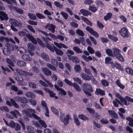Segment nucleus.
Wrapping results in <instances>:
<instances>
[{
    "mask_svg": "<svg viewBox=\"0 0 133 133\" xmlns=\"http://www.w3.org/2000/svg\"><path fill=\"white\" fill-rule=\"evenodd\" d=\"M81 87L84 93L87 96H91V94L89 92H92L93 90L90 85L89 84L84 83L82 85Z\"/></svg>",
    "mask_w": 133,
    "mask_h": 133,
    "instance_id": "obj_1",
    "label": "nucleus"
},
{
    "mask_svg": "<svg viewBox=\"0 0 133 133\" xmlns=\"http://www.w3.org/2000/svg\"><path fill=\"white\" fill-rule=\"evenodd\" d=\"M113 52L114 57H115L121 62H123L124 61V58L121 54V51L119 49L116 48H114Z\"/></svg>",
    "mask_w": 133,
    "mask_h": 133,
    "instance_id": "obj_2",
    "label": "nucleus"
},
{
    "mask_svg": "<svg viewBox=\"0 0 133 133\" xmlns=\"http://www.w3.org/2000/svg\"><path fill=\"white\" fill-rule=\"evenodd\" d=\"M120 34L124 38L128 37L129 36V32L127 28L123 27L119 31Z\"/></svg>",
    "mask_w": 133,
    "mask_h": 133,
    "instance_id": "obj_3",
    "label": "nucleus"
},
{
    "mask_svg": "<svg viewBox=\"0 0 133 133\" xmlns=\"http://www.w3.org/2000/svg\"><path fill=\"white\" fill-rule=\"evenodd\" d=\"M110 63L112 64L111 67L112 68H116L121 71L124 70L123 66L120 63L117 62H116L115 63H114L113 62H112Z\"/></svg>",
    "mask_w": 133,
    "mask_h": 133,
    "instance_id": "obj_4",
    "label": "nucleus"
},
{
    "mask_svg": "<svg viewBox=\"0 0 133 133\" xmlns=\"http://www.w3.org/2000/svg\"><path fill=\"white\" fill-rule=\"evenodd\" d=\"M86 30L92 35L95 36L96 38H98L99 37V35L97 32L95 31L91 28L89 26H87L85 29Z\"/></svg>",
    "mask_w": 133,
    "mask_h": 133,
    "instance_id": "obj_5",
    "label": "nucleus"
},
{
    "mask_svg": "<svg viewBox=\"0 0 133 133\" xmlns=\"http://www.w3.org/2000/svg\"><path fill=\"white\" fill-rule=\"evenodd\" d=\"M10 21L12 24L11 25L15 27L18 26L19 28H21L22 26V24L21 22H18L15 19L11 18Z\"/></svg>",
    "mask_w": 133,
    "mask_h": 133,
    "instance_id": "obj_6",
    "label": "nucleus"
},
{
    "mask_svg": "<svg viewBox=\"0 0 133 133\" xmlns=\"http://www.w3.org/2000/svg\"><path fill=\"white\" fill-rule=\"evenodd\" d=\"M14 99L16 101L25 104L28 102L27 99L24 97H20L19 96H17L15 97Z\"/></svg>",
    "mask_w": 133,
    "mask_h": 133,
    "instance_id": "obj_7",
    "label": "nucleus"
},
{
    "mask_svg": "<svg viewBox=\"0 0 133 133\" xmlns=\"http://www.w3.org/2000/svg\"><path fill=\"white\" fill-rule=\"evenodd\" d=\"M24 112L26 116L30 118H32V114H33V113H36V111L34 109L30 108L28 110H25Z\"/></svg>",
    "mask_w": 133,
    "mask_h": 133,
    "instance_id": "obj_8",
    "label": "nucleus"
},
{
    "mask_svg": "<svg viewBox=\"0 0 133 133\" xmlns=\"http://www.w3.org/2000/svg\"><path fill=\"white\" fill-rule=\"evenodd\" d=\"M55 26L52 24H48L45 26V28L46 29H48V30L51 31V32L54 33L55 31Z\"/></svg>",
    "mask_w": 133,
    "mask_h": 133,
    "instance_id": "obj_9",
    "label": "nucleus"
},
{
    "mask_svg": "<svg viewBox=\"0 0 133 133\" xmlns=\"http://www.w3.org/2000/svg\"><path fill=\"white\" fill-rule=\"evenodd\" d=\"M0 19L2 21H3L5 20H8L9 18L7 15L4 12L2 11H0Z\"/></svg>",
    "mask_w": 133,
    "mask_h": 133,
    "instance_id": "obj_10",
    "label": "nucleus"
},
{
    "mask_svg": "<svg viewBox=\"0 0 133 133\" xmlns=\"http://www.w3.org/2000/svg\"><path fill=\"white\" fill-rule=\"evenodd\" d=\"M95 94L97 95L103 96L105 95V91L100 88H97L95 92Z\"/></svg>",
    "mask_w": 133,
    "mask_h": 133,
    "instance_id": "obj_11",
    "label": "nucleus"
},
{
    "mask_svg": "<svg viewBox=\"0 0 133 133\" xmlns=\"http://www.w3.org/2000/svg\"><path fill=\"white\" fill-rule=\"evenodd\" d=\"M26 36L33 43L35 44H37V40L32 36L30 34H27L26 35Z\"/></svg>",
    "mask_w": 133,
    "mask_h": 133,
    "instance_id": "obj_12",
    "label": "nucleus"
},
{
    "mask_svg": "<svg viewBox=\"0 0 133 133\" xmlns=\"http://www.w3.org/2000/svg\"><path fill=\"white\" fill-rule=\"evenodd\" d=\"M80 12L84 16H88V15L91 16L92 13L88 10L84 9H81L80 10Z\"/></svg>",
    "mask_w": 133,
    "mask_h": 133,
    "instance_id": "obj_13",
    "label": "nucleus"
},
{
    "mask_svg": "<svg viewBox=\"0 0 133 133\" xmlns=\"http://www.w3.org/2000/svg\"><path fill=\"white\" fill-rule=\"evenodd\" d=\"M118 98L122 103H124V104L125 105H127L128 104H127V101L124 98H123L122 97L120 96L119 94L118 93H116L115 95Z\"/></svg>",
    "mask_w": 133,
    "mask_h": 133,
    "instance_id": "obj_14",
    "label": "nucleus"
},
{
    "mask_svg": "<svg viewBox=\"0 0 133 133\" xmlns=\"http://www.w3.org/2000/svg\"><path fill=\"white\" fill-rule=\"evenodd\" d=\"M42 71L46 76H50L52 75L51 71L47 68H43Z\"/></svg>",
    "mask_w": 133,
    "mask_h": 133,
    "instance_id": "obj_15",
    "label": "nucleus"
},
{
    "mask_svg": "<svg viewBox=\"0 0 133 133\" xmlns=\"http://www.w3.org/2000/svg\"><path fill=\"white\" fill-rule=\"evenodd\" d=\"M19 71L20 73V74L24 76H32L33 74L31 73H29L25 71H23L22 70H19Z\"/></svg>",
    "mask_w": 133,
    "mask_h": 133,
    "instance_id": "obj_16",
    "label": "nucleus"
},
{
    "mask_svg": "<svg viewBox=\"0 0 133 133\" xmlns=\"http://www.w3.org/2000/svg\"><path fill=\"white\" fill-rule=\"evenodd\" d=\"M108 112L110 115L111 117H113L116 119L118 118V115L116 113L115 111L113 110H109Z\"/></svg>",
    "mask_w": 133,
    "mask_h": 133,
    "instance_id": "obj_17",
    "label": "nucleus"
},
{
    "mask_svg": "<svg viewBox=\"0 0 133 133\" xmlns=\"http://www.w3.org/2000/svg\"><path fill=\"white\" fill-rule=\"evenodd\" d=\"M69 119V115L68 114L64 117V118L62 119V120H61V121L64 123V124L65 125H66L68 123Z\"/></svg>",
    "mask_w": 133,
    "mask_h": 133,
    "instance_id": "obj_18",
    "label": "nucleus"
},
{
    "mask_svg": "<svg viewBox=\"0 0 133 133\" xmlns=\"http://www.w3.org/2000/svg\"><path fill=\"white\" fill-rule=\"evenodd\" d=\"M105 52L108 56L110 57H114V55L112 50L109 48H107L105 50Z\"/></svg>",
    "mask_w": 133,
    "mask_h": 133,
    "instance_id": "obj_19",
    "label": "nucleus"
},
{
    "mask_svg": "<svg viewBox=\"0 0 133 133\" xmlns=\"http://www.w3.org/2000/svg\"><path fill=\"white\" fill-rule=\"evenodd\" d=\"M11 114L13 115V116L17 118V115L19 116H21V114L20 112L17 110H15L14 111H11L10 112Z\"/></svg>",
    "mask_w": 133,
    "mask_h": 133,
    "instance_id": "obj_20",
    "label": "nucleus"
},
{
    "mask_svg": "<svg viewBox=\"0 0 133 133\" xmlns=\"http://www.w3.org/2000/svg\"><path fill=\"white\" fill-rule=\"evenodd\" d=\"M109 38L112 40L114 42H116L118 40V38L113 35L109 34L108 35Z\"/></svg>",
    "mask_w": 133,
    "mask_h": 133,
    "instance_id": "obj_21",
    "label": "nucleus"
},
{
    "mask_svg": "<svg viewBox=\"0 0 133 133\" xmlns=\"http://www.w3.org/2000/svg\"><path fill=\"white\" fill-rule=\"evenodd\" d=\"M78 116L79 118L85 121H89V120L88 117L83 114L79 115Z\"/></svg>",
    "mask_w": 133,
    "mask_h": 133,
    "instance_id": "obj_22",
    "label": "nucleus"
},
{
    "mask_svg": "<svg viewBox=\"0 0 133 133\" xmlns=\"http://www.w3.org/2000/svg\"><path fill=\"white\" fill-rule=\"evenodd\" d=\"M112 16V14L110 12L108 13L104 17V19L105 21H107L110 19Z\"/></svg>",
    "mask_w": 133,
    "mask_h": 133,
    "instance_id": "obj_23",
    "label": "nucleus"
},
{
    "mask_svg": "<svg viewBox=\"0 0 133 133\" xmlns=\"http://www.w3.org/2000/svg\"><path fill=\"white\" fill-rule=\"evenodd\" d=\"M54 52L55 51L56 54L58 55L62 56L63 54V52L61 50L57 48L56 46H55Z\"/></svg>",
    "mask_w": 133,
    "mask_h": 133,
    "instance_id": "obj_24",
    "label": "nucleus"
},
{
    "mask_svg": "<svg viewBox=\"0 0 133 133\" xmlns=\"http://www.w3.org/2000/svg\"><path fill=\"white\" fill-rule=\"evenodd\" d=\"M89 10L94 13L95 12L98 10V8L93 5H90L89 8Z\"/></svg>",
    "mask_w": 133,
    "mask_h": 133,
    "instance_id": "obj_25",
    "label": "nucleus"
},
{
    "mask_svg": "<svg viewBox=\"0 0 133 133\" xmlns=\"http://www.w3.org/2000/svg\"><path fill=\"white\" fill-rule=\"evenodd\" d=\"M22 58L25 61H29L32 59V58L30 57L29 55H23Z\"/></svg>",
    "mask_w": 133,
    "mask_h": 133,
    "instance_id": "obj_26",
    "label": "nucleus"
},
{
    "mask_svg": "<svg viewBox=\"0 0 133 133\" xmlns=\"http://www.w3.org/2000/svg\"><path fill=\"white\" fill-rule=\"evenodd\" d=\"M125 70L128 74L133 75V70L131 68L128 67L125 68Z\"/></svg>",
    "mask_w": 133,
    "mask_h": 133,
    "instance_id": "obj_27",
    "label": "nucleus"
},
{
    "mask_svg": "<svg viewBox=\"0 0 133 133\" xmlns=\"http://www.w3.org/2000/svg\"><path fill=\"white\" fill-rule=\"evenodd\" d=\"M81 76L82 78L86 80H89L91 79V78L89 76L86 75L84 73H82Z\"/></svg>",
    "mask_w": 133,
    "mask_h": 133,
    "instance_id": "obj_28",
    "label": "nucleus"
},
{
    "mask_svg": "<svg viewBox=\"0 0 133 133\" xmlns=\"http://www.w3.org/2000/svg\"><path fill=\"white\" fill-rule=\"evenodd\" d=\"M10 101L13 106L16 108H19V106L16 102L13 99L11 98L10 99Z\"/></svg>",
    "mask_w": 133,
    "mask_h": 133,
    "instance_id": "obj_29",
    "label": "nucleus"
},
{
    "mask_svg": "<svg viewBox=\"0 0 133 133\" xmlns=\"http://www.w3.org/2000/svg\"><path fill=\"white\" fill-rule=\"evenodd\" d=\"M42 58L45 59L46 61L49 62V56L44 53H42L41 54Z\"/></svg>",
    "mask_w": 133,
    "mask_h": 133,
    "instance_id": "obj_30",
    "label": "nucleus"
},
{
    "mask_svg": "<svg viewBox=\"0 0 133 133\" xmlns=\"http://www.w3.org/2000/svg\"><path fill=\"white\" fill-rule=\"evenodd\" d=\"M112 59L111 58L107 57L105 58V63L106 64H111V66L112 64H111L110 63L112 62Z\"/></svg>",
    "mask_w": 133,
    "mask_h": 133,
    "instance_id": "obj_31",
    "label": "nucleus"
},
{
    "mask_svg": "<svg viewBox=\"0 0 133 133\" xmlns=\"http://www.w3.org/2000/svg\"><path fill=\"white\" fill-rule=\"evenodd\" d=\"M25 96L28 97L34 98L35 96L34 94L30 92H27L25 94Z\"/></svg>",
    "mask_w": 133,
    "mask_h": 133,
    "instance_id": "obj_32",
    "label": "nucleus"
},
{
    "mask_svg": "<svg viewBox=\"0 0 133 133\" xmlns=\"http://www.w3.org/2000/svg\"><path fill=\"white\" fill-rule=\"evenodd\" d=\"M5 45L7 46V48L10 51H13L14 50V45L9 43H7Z\"/></svg>",
    "mask_w": 133,
    "mask_h": 133,
    "instance_id": "obj_33",
    "label": "nucleus"
},
{
    "mask_svg": "<svg viewBox=\"0 0 133 133\" xmlns=\"http://www.w3.org/2000/svg\"><path fill=\"white\" fill-rule=\"evenodd\" d=\"M74 120L75 123L77 125V126H79L81 124L80 122L79 121L78 118L76 115L75 116H74Z\"/></svg>",
    "mask_w": 133,
    "mask_h": 133,
    "instance_id": "obj_34",
    "label": "nucleus"
},
{
    "mask_svg": "<svg viewBox=\"0 0 133 133\" xmlns=\"http://www.w3.org/2000/svg\"><path fill=\"white\" fill-rule=\"evenodd\" d=\"M51 109L52 112L54 114L56 115L57 116L59 117V114L58 111L54 107H51Z\"/></svg>",
    "mask_w": 133,
    "mask_h": 133,
    "instance_id": "obj_35",
    "label": "nucleus"
},
{
    "mask_svg": "<svg viewBox=\"0 0 133 133\" xmlns=\"http://www.w3.org/2000/svg\"><path fill=\"white\" fill-rule=\"evenodd\" d=\"M74 69L76 72L79 73L81 71V68L79 65H76L74 67Z\"/></svg>",
    "mask_w": 133,
    "mask_h": 133,
    "instance_id": "obj_36",
    "label": "nucleus"
},
{
    "mask_svg": "<svg viewBox=\"0 0 133 133\" xmlns=\"http://www.w3.org/2000/svg\"><path fill=\"white\" fill-rule=\"evenodd\" d=\"M38 122L42 126V127L44 128H45L47 127V125L45 121L41 119L38 120Z\"/></svg>",
    "mask_w": 133,
    "mask_h": 133,
    "instance_id": "obj_37",
    "label": "nucleus"
},
{
    "mask_svg": "<svg viewBox=\"0 0 133 133\" xmlns=\"http://www.w3.org/2000/svg\"><path fill=\"white\" fill-rule=\"evenodd\" d=\"M82 57L87 62H88L89 61H91L92 58L91 56H89L88 57L85 55H83L82 56Z\"/></svg>",
    "mask_w": 133,
    "mask_h": 133,
    "instance_id": "obj_38",
    "label": "nucleus"
},
{
    "mask_svg": "<svg viewBox=\"0 0 133 133\" xmlns=\"http://www.w3.org/2000/svg\"><path fill=\"white\" fill-rule=\"evenodd\" d=\"M76 33L78 35L82 37L84 36V34L83 31L80 29H78L76 30Z\"/></svg>",
    "mask_w": 133,
    "mask_h": 133,
    "instance_id": "obj_39",
    "label": "nucleus"
},
{
    "mask_svg": "<svg viewBox=\"0 0 133 133\" xmlns=\"http://www.w3.org/2000/svg\"><path fill=\"white\" fill-rule=\"evenodd\" d=\"M6 61L7 63L9 64L8 65H10L12 67L15 66V65L12 61L9 58L6 59Z\"/></svg>",
    "mask_w": 133,
    "mask_h": 133,
    "instance_id": "obj_40",
    "label": "nucleus"
},
{
    "mask_svg": "<svg viewBox=\"0 0 133 133\" xmlns=\"http://www.w3.org/2000/svg\"><path fill=\"white\" fill-rule=\"evenodd\" d=\"M10 51L7 48H5L3 50V52L4 55L6 56H9L10 54Z\"/></svg>",
    "mask_w": 133,
    "mask_h": 133,
    "instance_id": "obj_41",
    "label": "nucleus"
},
{
    "mask_svg": "<svg viewBox=\"0 0 133 133\" xmlns=\"http://www.w3.org/2000/svg\"><path fill=\"white\" fill-rule=\"evenodd\" d=\"M17 64L19 66H25L26 65V63L24 61L19 60L18 61L17 63Z\"/></svg>",
    "mask_w": 133,
    "mask_h": 133,
    "instance_id": "obj_42",
    "label": "nucleus"
},
{
    "mask_svg": "<svg viewBox=\"0 0 133 133\" xmlns=\"http://www.w3.org/2000/svg\"><path fill=\"white\" fill-rule=\"evenodd\" d=\"M46 46L52 52H54V48L55 46L54 45L52 46L51 45L48 43H47Z\"/></svg>",
    "mask_w": 133,
    "mask_h": 133,
    "instance_id": "obj_43",
    "label": "nucleus"
},
{
    "mask_svg": "<svg viewBox=\"0 0 133 133\" xmlns=\"http://www.w3.org/2000/svg\"><path fill=\"white\" fill-rule=\"evenodd\" d=\"M73 49L78 53H82V51L77 46H74L73 48Z\"/></svg>",
    "mask_w": 133,
    "mask_h": 133,
    "instance_id": "obj_44",
    "label": "nucleus"
},
{
    "mask_svg": "<svg viewBox=\"0 0 133 133\" xmlns=\"http://www.w3.org/2000/svg\"><path fill=\"white\" fill-rule=\"evenodd\" d=\"M37 40L38 44L41 45V47L43 48L45 47V45L44 43L40 38H37Z\"/></svg>",
    "mask_w": 133,
    "mask_h": 133,
    "instance_id": "obj_45",
    "label": "nucleus"
},
{
    "mask_svg": "<svg viewBox=\"0 0 133 133\" xmlns=\"http://www.w3.org/2000/svg\"><path fill=\"white\" fill-rule=\"evenodd\" d=\"M73 86L77 91L78 92H80L81 91V90L79 85L76 83H75L73 84Z\"/></svg>",
    "mask_w": 133,
    "mask_h": 133,
    "instance_id": "obj_46",
    "label": "nucleus"
},
{
    "mask_svg": "<svg viewBox=\"0 0 133 133\" xmlns=\"http://www.w3.org/2000/svg\"><path fill=\"white\" fill-rule=\"evenodd\" d=\"M101 83L102 85L104 86H107L109 85V83L105 79H102L101 80Z\"/></svg>",
    "mask_w": 133,
    "mask_h": 133,
    "instance_id": "obj_47",
    "label": "nucleus"
},
{
    "mask_svg": "<svg viewBox=\"0 0 133 133\" xmlns=\"http://www.w3.org/2000/svg\"><path fill=\"white\" fill-rule=\"evenodd\" d=\"M28 16L31 19L35 20L37 18L35 15L33 14H31L30 13H29L28 14Z\"/></svg>",
    "mask_w": 133,
    "mask_h": 133,
    "instance_id": "obj_48",
    "label": "nucleus"
},
{
    "mask_svg": "<svg viewBox=\"0 0 133 133\" xmlns=\"http://www.w3.org/2000/svg\"><path fill=\"white\" fill-rule=\"evenodd\" d=\"M36 15L37 17L39 19L46 18V17L44 15L39 13H36Z\"/></svg>",
    "mask_w": 133,
    "mask_h": 133,
    "instance_id": "obj_49",
    "label": "nucleus"
},
{
    "mask_svg": "<svg viewBox=\"0 0 133 133\" xmlns=\"http://www.w3.org/2000/svg\"><path fill=\"white\" fill-rule=\"evenodd\" d=\"M72 61L73 63H78L79 62V59L78 57L76 56L73 57Z\"/></svg>",
    "mask_w": 133,
    "mask_h": 133,
    "instance_id": "obj_50",
    "label": "nucleus"
},
{
    "mask_svg": "<svg viewBox=\"0 0 133 133\" xmlns=\"http://www.w3.org/2000/svg\"><path fill=\"white\" fill-rule=\"evenodd\" d=\"M97 25L99 28L102 29L104 27V26L102 23L99 21H97Z\"/></svg>",
    "mask_w": 133,
    "mask_h": 133,
    "instance_id": "obj_51",
    "label": "nucleus"
},
{
    "mask_svg": "<svg viewBox=\"0 0 133 133\" xmlns=\"http://www.w3.org/2000/svg\"><path fill=\"white\" fill-rule=\"evenodd\" d=\"M87 49L89 52L91 54L94 53L95 51L94 49L91 47L89 46L88 47Z\"/></svg>",
    "mask_w": 133,
    "mask_h": 133,
    "instance_id": "obj_52",
    "label": "nucleus"
},
{
    "mask_svg": "<svg viewBox=\"0 0 133 133\" xmlns=\"http://www.w3.org/2000/svg\"><path fill=\"white\" fill-rule=\"evenodd\" d=\"M29 86L34 89L36 88V85L33 82H30L29 83Z\"/></svg>",
    "mask_w": 133,
    "mask_h": 133,
    "instance_id": "obj_53",
    "label": "nucleus"
},
{
    "mask_svg": "<svg viewBox=\"0 0 133 133\" xmlns=\"http://www.w3.org/2000/svg\"><path fill=\"white\" fill-rule=\"evenodd\" d=\"M64 81L67 84L69 85L70 86H72L73 85L71 81H69L67 78H65Z\"/></svg>",
    "mask_w": 133,
    "mask_h": 133,
    "instance_id": "obj_54",
    "label": "nucleus"
},
{
    "mask_svg": "<svg viewBox=\"0 0 133 133\" xmlns=\"http://www.w3.org/2000/svg\"><path fill=\"white\" fill-rule=\"evenodd\" d=\"M64 81L67 84L69 85L70 86H72L73 85L71 81H69L67 78H65Z\"/></svg>",
    "mask_w": 133,
    "mask_h": 133,
    "instance_id": "obj_55",
    "label": "nucleus"
},
{
    "mask_svg": "<svg viewBox=\"0 0 133 133\" xmlns=\"http://www.w3.org/2000/svg\"><path fill=\"white\" fill-rule=\"evenodd\" d=\"M64 81L67 84L69 85L70 86H72L73 85L71 81H69L67 78H65Z\"/></svg>",
    "mask_w": 133,
    "mask_h": 133,
    "instance_id": "obj_56",
    "label": "nucleus"
},
{
    "mask_svg": "<svg viewBox=\"0 0 133 133\" xmlns=\"http://www.w3.org/2000/svg\"><path fill=\"white\" fill-rule=\"evenodd\" d=\"M47 66L50 69L54 71H55L56 70V68L55 67L49 63H47Z\"/></svg>",
    "mask_w": 133,
    "mask_h": 133,
    "instance_id": "obj_57",
    "label": "nucleus"
},
{
    "mask_svg": "<svg viewBox=\"0 0 133 133\" xmlns=\"http://www.w3.org/2000/svg\"><path fill=\"white\" fill-rule=\"evenodd\" d=\"M71 25L74 28H77L78 26V24L74 22H72L70 23Z\"/></svg>",
    "mask_w": 133,
    "mask_h": 133,
    "instance_id": "obj_58",
    "label": "nucleus"
},
{
    "mask_svg": "<svg viewBox=\"0 0 133 133\" xmlns=\"http://www.w3.org/2000/svg\"><path fill=\"white\" fill-rule=\"evenodd\" d=\"M61 14L65 19H67L68 16L67 14L65 12L62 11L61 12Z\"/></svg>",
    "mask_w": 133,
    "mask_h": 133,
    "instance_id": "obj_59",
    "label": "nucleus"
},
{
    "mask_svg": "<svg viewBox=\"0 0 133 133\" xmlns=\"http://www.w3.org/2000/svg\"><path fill=\"white\" fill-rule=\"evenodd\" d=\"M87 109L90 113L94 114L95 113V110L91 108L87 107Z\"/></svg>",
    "mask_w": 133,
    "mask_h": 133,
    "instance_id": "obj_60",
    "label": "nucleus"
},
{
    "mask_svg": "<svg viewBox=\"0 0 133 133\" xmlns=\"http://www.w3.org/2000/svg\"><path fill=\"white\" fill-rule=\"evenodd\" d=\"M28 22L31 25H37V22L32 20H29Z\"/></svg>",
    "mask_w": 133,
    "mask_h": 133,
    "instance_id": "obj_61",
    "label": "nucleus"
},
{
    "mask_svg": "<svg viewBox=\"0 0 133 133\" xmlns=\"http://www.w3.org/2000/svg\"><path fill=\"white\" fill-rule=\"evenodd\" d=\"M29 102L32 105H35L37 104L36 101L34 99H30L29 100Z\"/></svg>",
    "mask_w": 133,
    "mask_h": 133,
    "instance_id": "obj_62",
    "label": "nucleus"
},
{
    "mask_svg": "<svg viewBox=\"0 0 133 133\" xmlns=\"http://www.w3.org/2000/svg\"><path fill=\"white\" fill-rule=\"evenodd\" d=\"M44 1L45 3L47 6H49L50 8H52V4L51 2L45 0Z\"/></svg>",
    "mask_w": 133,
    "mask_h": 133,
    "instance_id": "obj_63",
    "label": "nucleus"
},
{
    "mask_svg": "<svg viewBox=\"0 0 133 133\" xmlns=\"http://www.w3.org/2000/svg\"><path fill=\"white\" fill-rule=\"evenodd\" d=\"M15 10L19 14H22L23 13V11L21 8H16Z\"/></svg>",
    "mask_w": 133,
    "mask_h": 133,
    "instance_id": "obj_64",
    "label": "nucleus"
}]
</instances>
